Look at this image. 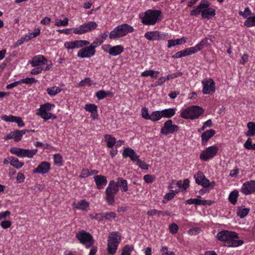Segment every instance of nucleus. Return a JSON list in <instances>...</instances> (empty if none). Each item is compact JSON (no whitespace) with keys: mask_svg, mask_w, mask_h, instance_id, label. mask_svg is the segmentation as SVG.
<instances>
[{"mask_svg":"<svg viewBox=\"0 0 255 255\" xmlns=\"http://www.w3.org/2000/svg\"><path fill=\"white\" fill-rule=\"evenodd\" d=\"M104 137L107 147L109 148L113 147L116 142V138L110 134H106Z\"/></svg>","mask_w":255,"mask_h":255,"instance_id":"obj_31","label":"nucleus"},{"mask_svg":"<svg viewBox=\"0 0 255 255\" xmlns=\"http://www.w3.org/2000/svg\"><path fill=\"white\" fill-rule=\"evenodd\" d=\"M182 75H183V73L182 72H177L167 75L166 76V79H167V81H168L170 79H173L175 78L181 76Z\"/></svg>","mask_w":255,"mask_h":255,"instance_id":"obj_57","label":"nucleus"},{"mask_svg":"<svg viewBox=\"0 0 255 255\" xmlns=\"http://www.w3.org/2000/svg\"><path fill=\"white\" fill-rule=\"evenodd\" d=\"M121 241V236L119 233L112 232L110 233L107 241V251L109 255H114L116 253Z\"/></svg>","mask_w":255,"mask_h":255,"instance_id":"obj_4","label":"nucleus"},{"mask_svg":"<svg viewBox=\"0 0 255 255\" xmlns=\"http://www.w3.org/2000/svg\"><path fill=\"white\" fill-rule=\"evenodd\" d=\"M117 181L116 182L118 188L120 187L122 192H126L128 190V185L127 181L121 177L117 179Z\"/></svg>","mask_w":255,"mask_h":255,"instance_id":"obj_26","label":"nucleus"},{"mask_svg":"<svg viewBox=\"0 0 255 255\" xmlns=\"http://www.w3.org/2000/svg\"><path fill=\"white\" fill-rule=\"evenodd\" d=\"M218 150L219 148L216 145L209 146L201 152L200 158L201 160L207 161L209 159L213 158L217 154Z\"/></svg>","mask_w":255,"mask_h":255,"instance_id":"obj_11","label":"nucleus"},{"mask_svg":"<svg viewBox=\"0 0 255 255\" xmlns=\"http://www.w3.org/2000/svg\"><path fill=\"white\" fill-rule=\"evenodd\" d=\"M135 152L132 148L126 147L124 149L122 155L124 158H127L128 157L130 158L132 155H135Z\"/></svg>","mask_w":255,"mask_h":255,"instance_id":"obj_40","label":"nucleus"},{"mask_svg":"<svg viewBox=\"0 0 255 255\" xmlns=\"http://www.w3.org/2000/svg\"><path fill=\"white\" fill-rule=\"evenodd\" d=\"M178 230V227L177 224L172 223L169 226L170 232L172 234L177 233Z\"/></svg>","mask_w":255,"mask_h":255,"instance_id":"obj_62","label":"nucleus"},{"mask_svg":"<svg viewBox=\"0 0 255 255\" xmlns=\"http://www.w3.org/2000/svg\"><path fill=\"white\" fill-rule=\"evenodd\" d=\"M134 30L133 27L127 23H123L116 26L109 34L111 39H115L126 36Z\"/></svg>","mask_w":255,"mask_h":255,"instance_id":"obj_3","label":"nucleus"},{"mask_svg":"<svg viewBox=\"0 0 255 255\" xmlns=\"http://www.w3.org/2000/svg\"><path fill=\"white\" fill-rule=\"evenodd\" d=\"M241 192L246 195L254 193L255 192V180L245 182L241 187Z\"/></svg>","mask_w":255,"mask_h":255,"instance_id":"obj_15","label":"nucleus"},{"mask_svg":"<svg viewBox=\"0 0 255 255\" xmlns=\"http://www.w3.org/2000/svg\"><path fill=\"white\" fill-rule=\"evenodd\" d=\"M75 237L79 243L84 245L86 248H90L94 244L93 236L89 232H87L84 230L78 231L76 234Z\"/></svg>","mask_w":255,"mask_h":255,"instance_id":"obj_8","label":"nucleus"},{"mask_svg":"<svg viewBox=\"0 0 255 255\" xmlns=\"http://www.w3.org/2000/svg\"><path fill=\"white\" fill-rule=\"evenodd\" d=\"M174 197V193L172 192L171 190L169 193H167L164 197L163 202V203H166L169 200H171Z\"/></svg>","mask_w":255,"mask_h":255,"instance_id":"obj_58","label":"nucleus"},{"mask_svg":"<svg viewBox=\"0 0 255 255\" xmlns=\"http://www.w3.org/2000/svg\"><path fill=\"white\" fill-rule=\"evenodd\" d=\"M27 130H15L13 131L14 132V140L17 142L21 140L23 135L26 133Z\"/></svg>","mask_w":255,"mask_h":255,"instance_id":"obj_37","label":"nucleus"},{"mask_svg":"<svg viewBox=\"0 0 255 255\" xmlns=\"http://www.w3.org/2000/svg\"><path fill=\"white\" fill-rule=\"evenodd\" d=\"M85 47H82L77 53V56L81 58H90L93 56L96 53V50H93L90 46L87 45Z\"/></svg>","mask_w":255,"mask_h":255,"instance_id":"obj_17","label":"nucleus"},{"mask_svg":"<svg viewBox=\"0 0 255 255\" xmlns=\"http://www.w3.org/2000/svg\"><path fill=\"white\" fill-rule=\"evenodd\" d=\"M215 9L208 7L202 9L201 16L203 19H209L215 15Z\"/></svg>","mask_w":255,"mask_h":255,"instance_id":"obj_24","label":"nucleus"},{"mask_svg":"<svg viewBox=\"0 0 255 255\" xmlns=\"http://www.w3.org/2000/svg\"><path fill=\"white\" fill-rule=\"evenodd\" d=\"M186 203L188 204H195L196 205H201V200L197 198L189 199L186 200Z\"/></svg>","mask_w":255,"mask_h":255,"instance_id":"obj_55","label":"nucleus"},{"mask_svg":"<svg viewBox=\"0 0 255 255\" xmlns=\"http://www.w3.org/2000/svg\"><path fill=\"white\" fill-rule=\"evenodd\" d=\"M186 39L184 37L177 39L175 40H169L168 41V47L170 48L176 45H180L186 42Z\"/></svg>","mask_w":255,"mask_h":255,"instance_id":"obj_35","label":"nucleus"},{"mask_svg":"<svg viewBox=\"0 0 255 255\" xmlns=\"http://www.w3.org/2000/svg\"><path fill=\"white\" fill-rule=\"evenodd\" d=\"M239 197V192L237 190H235L231 192L229 196V200L233 204L235 205L237 202V199Z\"/></svg>","mask_w":255,"mask_h":255,"instance_id":"obj_36","label":"nucleus"},{"mask_svg":"<svg viewBox=\"0 0 255 255\" xmlns=\"http://www.w3.org/2000/svg\"><path fill=\"white\" fill-rule=\"evenodd\" d=\"M50 64H48L46 66H36V68H33L31 70L30 73L32 75H37L40 73L42 71L45 70L47 71L49 70L52 67V63L50 61Z\"/></svg>","mask_w":255,"mask_h":255,"instance_id":"obj_28","label":"nucleus"},{"mask_svg":"<svg viewBox=\"0 0 255 255\" xmlns=\"http://www.w3.org/2000/svg\"><path fill=\"white\" fill-rule=\"evenodd\" d=\"M176 108H170L161 111L162 118H170L176 114Z\"/></svg>","mask_w":255,"mask_h":255,"instance_id":"obj_29","label":"nucleus"},{"mask_svg":"<svg viewBox=\"0 0 255 255\" xmlns=\"http://www.w3.org/2000/svg\"><path fill=\"white\" fill-rule=\"evenodd\" d=\"M248 130L246 132L247 136H254L255 135V123L250 122L247 124Z\"/></svg>","mask_w":255,"mask_h":255,"instance_id":"obj_30","label":"nucleus"},{"mask_svg":"<svg viewBox=\"0 0 255 255\" xmlns=\"http://www.w3.org/2000/svg\"><path fill=\"white\" fill-rule=\"evenodd\" d=\"M96 96L98 100H102L109 96V94L104 90H100L97 92Z\"/></svg>","mask_w":255,"mask_h":255,"instance_id":"obj_52","label":"nucleus"},{"mask_svg":"<svg viewBox=\"0 0 255 255\" xmlns=\"http://www.w3.org/2000/svg\"><path fill=\"white\" fill-rule=\"evenodd\" d=\"M119 190L117 183L114 180H111L105 191V200L109 205H114L115 202V196Z\"/></svg>","mask_w":255,"mask_h":255,"instance_id":"obj_6","label":"nucleus"},{"mask_svg":"<svg viewBox=\"0 0 255 255\" xmlns=\"http://www.w3.org/2000/svg\"><path fill=\"white\" fill-rule=\"evenodd\" d=\"M162 118L161 111L152 112L150 115V120L152 122H156Z\"/></svg>","mask_w":255,"mask_h":255,"instance_id":"obj_39","label":"nucleus"},{"mask_svg":"<svg viewBox=\"0 0 255 255\" xmlns=\"http://www.w3.org/2000/svg\"><path fill=\"white\" fill-rule=\"evenodd\" d=\"M203 112V109L200 107L192 106L182 110L180 116L184 119L194 120L198 119Z\"/></svg>","mask_w":255,"mask_h":255,"instance_id":"obj_5","label":"nucleus"},{"mask_svg":"<svg viewBox=\"0 0 255 255\" xmlns=\"http://www.w3.org/2000/svg\"><path fill=\"white\" fill-rule=\"evenodd\" d=\"M32 67L40 66L43 65H48V60L41 55L34 56L30 63Z\"/></svg>","mask_w":255,"mask_h":255,"instance_id":"obj_20","label":"nucleus"},{"mask_svg":"<svg viewBox=\"0 0 255 255\" xmlns=\"http://www.w3.org/2000/svg\"><path fill=\"white\" fill-rule=\"evenodd\" d=\"M215 131L214 129L207 130L203 132L201 134V139L202 143H204L207 142L209 139L212 137L215 134Z\"/></svg>","mask_w":255,"mask_h":255,"instance_id":"obj_27","label":"nucleus"},{"mask_svg":"<svg viewBox=\"0 0 255 255\" xmlns=\"http://www.w3.org/2000/svg\"><path fill=\"white\" fill-rule=\"evenodd\" d=\"M104 220H110L112 219H115L116 217V214L115 212H111L109 213H103Z\"/></svg>","mask_w":255,"mask_h":255,"instance_id":"obj_53","label":"nucleus"},{"mask_svg":"<svg viewBox=\"0 0 255 255\" xmlns=\"http://www.w3.org/2000/svg\"><path fill=\"white\" fill-rule=\"evenodd\" d=\"M212 42V39L206 38L202 40L199 43L196 44L194 47L196 52H197L201 50L202 49H203V48L210 45L211 43Z\"/></svg>","mask_w":255,"mask_h":255,"instance_id":"obj_25","label":"nucleus"},{"mask_svg":"<svg viewBox=\"0 0 255 255\" xmlns=\"http://www.w3.org/2000/svg\"><path fill=\"white\" fill-rule=\"evenodd\" d=\"M159 74V71H154L152 70H145L141 73V76L142 77H147V76H149L151 77H153L154 74Z\"/></svg>","mask_w":255,"mask_h":255,"instance_id":"obj_48","label":"nucleus"},{"mask_svg":"<svg viewBox=\"0 0 255 255\" xmlns=\"http://www.w3.org/2000/svg\"><path fill=\"white\" fill-rule=\"evenodd\" d=\"M73 207L77 209L83 211H88L89 209L90 204L86 200H81L77 202H74Z\"/></svg>","mask_w":255,"mask_h":255,"instance_id":"obj_21","label":"nucleus"},{"mask_svg":"<svg viewBox=\"0 0 255 255\" xmlns=\"http://www.w3.org/2000/svg\"><path fill=\"white\" fill-rule=\"evenodd\" d=\"M147 214L150 216H159L162 215L163 217H164L165 215H168V212H163L161 211L157 210L156 209H152L148 210L147 212Z\"/></svg>","mask_w":255,"mask_h":255,"instance_id":"obj_38","label":"nucleus"},{"mask_svg":"<svg viewBox=\"0 0 255 255\" xmlns=\"http://www.w3.org/2000/svg\"><path fill=\"white\" fill-rule=\"evenodd\" d=\"M136 164L142 169L147 170L148 169V165L145 162L140 159L138 160Z\"/></svg>","mask_w":255,"mask_h":255,"instance_id":"obj_64","label":"nucleus"},{"mask_svg":"<svg viewBox=\"0 0 255 255\" xmlns=\"http://www.w3.org/2000/svg\"><path fill=\"white\" fill-rule=\"evenodd\" d=\"M216 238L228 247H238L244 243L243 240H238V234L236 232L228 230L219 232L216 235Z\"/></svg>","mask_w":255,"mask_h":255,"instance_id":"obj_1","label":"nucleus"},{"mask_svg":"<svg viewBox=\"0 0 255 255\" xmlns=\"http://www.w3.org/2000/svg\"><path fill=\"white\" fill-rule=\"evenodd\" d=\"M89 217L91 219H95L98 221H104L103 213L91 214L89 215Z\"/></svg>","mask_w":255,"mask_h":255,"instance_id":"obj_49","label":"nucleus"},{"mask_svg":"<svg viewBox=\"0 0 255 255\" xmlns=\"http://www.w3.org/2000/svg\"><path fill=\"white\" fill-rule=\"evenodd\" d=\"M51 164L47 161L41 162L36 168L33 170L32 173L45 174L47 173L50 169Z\"/></svg>","mask_w":255,"mask_h":255,"instance_id":"obj_18","label":"nucleus"},{"mask_svg":"<svg viewBox=\"0 0 255 255\" xmlns=\"http://www.w3.org/2000/svg\"><path fill=\"white\" fill-rule=\"evenodd\" d=\"M141 116L145 120L150 119V115L148 114L147 108L144 107L141 109Z\"/></svg>","mask_w":255,"mask_h":255,"instance_id":"obj_60","label":"nucleus"},{"mask_svg":"<svg viewBox=\"0 0 255 255\" xmlns=\"http://www.w3.org/2000/svg\"><path fill=\"white\" fill-rule=\"evenodd\" d=\"M98 107L94 104H87L85 105V109L91 114L93 113H98Z\"/></svg>","mask_w":255,"mask_h":255,"instance_id":"obj_44","label":"nucleus"},{"mask_svg":"<svg viewBox=\"0 0 255 255\" xmlns=\"http://www.w3.org/2000/svg\"><path fill=\"white\" fill-rule=\"evenodd\" d=\"M94 178L99 189L104 188L107 183L106 178L103 175H96L94 177Z\"/></svg>","mask_w":255,"mask_h":255,"instance_id":"obj_23","label":"nucleus"},{"mask_svg":"<svg viewBox=\"0 0 255 255\" xmlns=\"http://www.w3.org/2000/svg\"><path fill=\"white\" fill-rule=\"evenodd\" d=\"M250 211L248 208H240L238 211V216L242 218L248 215Z\"/></svg>","mask_w":255,"mask_h":255,"instance_id":"obj_50","label":"nucleus"},{"mask_svg":"<svg viewBox=\"0 0 255 255\" xmlns=\"http://www.w3.org/2000/svg\"><path fill=\"white\" fill-rule=\"evenodd\" d=\"M90 42L85 40H76L73 41H66L64 43V47L68 50L75 48H82L84 46L89 45Z\"/></svg>","mask_w":255,"mask_h":255,"instance_id":"obj_13","label":"nucleus"},{"mask_svg":"<svg viewBox=\"0 0 255 255\" xmlns=\"http://www.w3.org/2000/svg\"><path fill=\"white\" fill-rule=\"evenodd\" d=\"M194 178L196 183L198 185H200L205 188L209 187L210 186V181L206 178L202 172L199 171L195 174Z\"/></svg>","mask_w":255,"mask_h":255,"instance_id":"obj_16","label":"nucleus"},{"mask_svg":"<svg viewBox=\"0 0 255 255\" xmlns=\"http://www.w3.org/2000/svg\"><path fill=\"white\" fill-rule=\"evenodd\" d=\"M53 158L54 164L58 166H60L63 165V157L60 154L56 153L54 154Z\"/></svg>","mask_w":255,"mask_h":255,"instance_id":"obj_42","label":"nucleus"},{"mask_svg":"<svg viewBox=\"0 0 255 255\" xmlns=\"http://www.w3.org/2000/svg\"><path fill=\"white\" fill-rule=\"evenodd\" d=\"M161 255H174L173 252H168V248L166 247H163L160 250Z\"/></svg>","mask_w":255,"mask_h":255,"instance_id":"obj_63","label":"nucleus"},{"mask_svg":"<svg viewBox=\"0 0 255 255\" xmlns=\"http://www.w3.org/2000/svg\"><path fill=\"white\" fill-rule=\"evenodd\" d=\"M108 46L110 47L108 51H107L105 49L104 50L105 52H108L110 55L113 56L120 55L124 51V47L121 45H118L113 47H111L110 45H108Z\"/></svg>","mask_w":255,"mask_h":255,"instance_id":"obj_22","label":"nucleus"},{"mask_svg":"<svg viewBox=\"0 0 255 255\" xmlns=\"http://www.w3.org/2000/svg\"><path fill=\"white\" fill-rule=\"evenodd\" d=\"M180 51L182 57L189 55L196 52L194 47L186 48L184 50H181Z\"/></svg>","mask_w":255,"mask_h":255,"instance_id":"obj_43","label":"nucleus"},{"mask_svg":"<svg viewBox=\"0 0 255 255\" xmlns=\"http://www.w3.org/2000/svg\"><path fill=\"white\" fill-rule=\"evenodd\" d=\"M20 84L22 83H25L26 84H32L33 83H36L37 80H36L34 78L30 77V78H26L25 79H22L20 80Z\"/></svg>","mask_w":255,"mask_h":255,"instance_id":"obj_51","label":"nucleus"},{"mask_svg":"<svg viewBox=\"0 0 255 255\" xmlns=\"http://www.w3.org/2000/svg\"><path fill=\"white\" fill-rule=\"evenodd\" d=\"M68 18L66 17L63 20H59L58 21H56L55 22V25L57 26H67L68 24Z\"/></svg>","mask_w":255,"mask_h":255,"instance_id":"obj_59","label":"nucleus"},{"mask_svg":"<svg viewBox=\"0 0 255 255\" xmlns=\"http://www.w3.org/2000/svg\"><path fill=\"white\" fill-rule=\"evenodd\" d=\"M244 25L248 27L255 26V16L247 18Z\"/></svg>","mask_w":255,"mask_h":255,"instance_id":"obj_45","label":"nucleus"},{"mask_svg":"<svg viewBox=\"0 0 255 255\" xmlns=\"http://www.w3.org/2000/svg\"><path fill=\"white\" fill-rule=\"evenodd\" d=\"M93 84V82L90 78H86L84 80L81 81L79 83L80 86H85L88 85L89 86H91Z\"/></svg>","mask_w":255,"mask_h":255,"instance_id":"obj_54","label":"nucleus"},{"mask_svg":"<svg viewBox=\"0 0 255 255\" xmlns=\"http://www.w3.org/2000/svg\"><path fill=\"white\" fill-rule=\"evenodd\" d=\"M10 159V164L16 169H19L24 165V163L19 161L17 158L11 157Z\"/></svg>","mask_w":255,"mask_h":255,"instance_id":"obj_33","label":"nucleus"},{"mask_svg":"<svg viewBox=\"0 0 255 255\" xmlns=\"http://www.w3.org/2000/svg\"><path fill=\"white\" fill-rule=\"evenodd\" d=\"M161 11L157 9H148L140 14L141 22L146 25H153L159 20Z\"/></svg>","mask_w":255,"mask_h":255,"instance_id":"obj_2","label":"nucleus"},{"mask_svg":"<svg viewBox=\"0 0 255 255\" xmlns=\"http://www.w3.org/2000/svg\"><path fill=\"white\" fill-rule=\"evenodd\" d=\"M97 26L98 24L95 21H89L73 28V32L74 34H82L95 29Z\"/></svg>","mask_w":255,"mask_h":255,"instance_id":"obj_9","label":"nucleus"},{"mask_svg":"<svg viewBox=\"0 0 255 255\" xmlns=\"http://www.w3.org/2000/svg\"><path fill=\"white\" fill-rule=\"evenodd\" d=\"M210 6V2L206 0H202L200 4L194 9L190 11V14L191 16H198L201 14L202 9L208 8Z\"/></svg>","mask_w":255,"mask_h":255,"instance_id":"obj_19","label":"nucleus"},{"mask_svg":"<svg viewBox=\"0 0 255 255\" xmlns=\"http://www.w3.org/2000/svg\"><path fill=\"white\" fill-rule=\"evenodd\" d=\"M244 146L248 150H255V144H252V139L250 138L245 142Z\"/></svg>","mask_w":255,"mask_h":255,"instance_id":"obj_47","label":"nucleus"},{"mask_svg":"<svg viewBox=\"0 0 255 255\" xmlns=\"http://www.w3.org/2000/svg\"><path fill=\"white\" fill-rule=\"evenodd\" d=\"M10 152L18 157H24L25 149L19 147H12L10 148Z\"/></svg>","mask_w":255,"mask_h":255,"instance_id":"obj_34","label":"nucleus"},{"mask_svg":"<svg viewBox=\"0 0 255 255\" xmlns=\"http://www.w3.org/2000/svg\"><path fill=\"white\" fill-rule=\"evenodd\" d=\"M91 175V171L88 169H83L79 175L80 178H85Z\"/></svg>","mask_w":255,"mask_h":255,"instance_id":"obj_61","label":"nucleus"},{"mask_svg":"<svg viewBox=\"0 0 255 255\" xmlns=\"http://www.w3.org/2000/svg\"><path fill=\"white\" fill-rule=\"evenodd\" d=\"M37 152V149H25L24 157L29 158H32Z\"/></svg>","mask_w":255,"mask_h":255,"instance_id":"obj_46","label":"nucleus"},{"mask_svg":"<svg viewBox=\"0 0 255 255\" xmlns=\"http://www.w3.org/2000/svg\"><path fill=\"white\" fill-rule=\"evenodd\" d=\"M155 179V176L150 174H146L143 176V180L147 183H151Z\"/></svg>","mask_w":255,"mask_h":255,"instance_id":"obj_56","label":"nucleus"},{"mask_svg":"<svg viewBox=\"0 0 255 255\" xmlns=\"http://www.w3.org/2000/svg\"><path fill=\"white\" fill-rule=\"evenodd\" d=\"M133 250L134 247L133 246L127 245L123 249L121 255H131V253Z\"/></svg>","mask_w":255,"mask_h":255,"instance_id":"obj_41","label":"nucleus"},{"mask_svg":"<svg viewBox=\"0 0 255 255\" xmlns=\"http://www.w3.org/2000/svg\"><path fill=\"white\" fill-rule=\"evenodd\" d=\"M203 86L202 92L204 94H210L215 91V83L211 78H206L202 80Z\"/></svg>","mask_w":255,"mask_h":255,"instance_id":"obj_14","label":"nucleus"},{"mask_svg":"<svg viewBox=\"0 0 255 255\" xmlns=\"http://www.w3.org/2000/svg\"><path fill=\"white\" fill-rule=\"evenodd\" d=\"M144 37L150 41L164 40L169 38L168 34L158 31H148L145 33Z\"/></svg>","mask_w":255,"mask_h":255,"instance_id":"obj_10","label":"nucleus"},{"mask_svg":"<svg viewBox=\"0 0 255 255\" xmlns=\"http://www.w3.org/2000/svg\"><path fill=\"white\" fill-rule=\"evenodd\" d=\"M179 129L178 126L173 124V121L171 120H168L164 123L163 126L161 128L160 133L167 135L169 133H173Z\"/></svg>","mask_w":255,"mask_h":255,"instance_id":"obj_12","label":"nucleus"},{"mask_svg":"<svg viewBox=\"0 0 255 255\" xmlns=\"http://www.w3.org/2000/svg\"><path fill=\"white\" fill-rule=\"evenodd\" d=\"M54 107L55 106L53 104L49 103H45L40 106V107L37 109L36 114L44 120H55L56 119V116L48 112Z\"/></svg>","mask_w":255,"mask_h":255,"instance_id":"obj_7","label":"nucleus"},{"mask_svg":"<svg viewBox=\"0 0 255 255\" xmlns=\"http://www.w3.org/2000/svg\"><path fill=\"white\" fill-rule=\"evenodd\" d=\"M62 91V89L57 86H52L51 87H48L46 89V91L48 94L51 96L53 97Z\"/></svg>","mask_w":255,"mask_h":255,"instance_id":"obj_32","label":"nucleus"}]
</instances>
